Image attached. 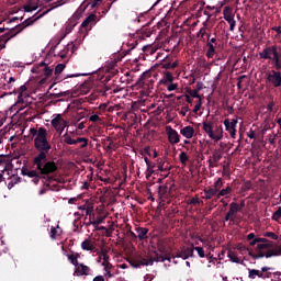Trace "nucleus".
<instances>
[{
  "label": "nucleus",
  "instance_id": "nucleus-45",
  "mask_svg": "<svg viewBox=\"0 0 281 281\" xmlns=\"http://www.w3.org/2000/svg\"><path fill=\"white\" fill-rule=\"evenodd\" d=\"M281 218V206L272 214V221H280Z\"/></svg>",
  "mask_w": 281,
  "mask_h": 281
},
{
  "label": "nucleus",
  "instance_id": "nucleus-35",
  "mask_svg": "<svg viewBox=\"0 0 281 281\" xmlns=\"http://www.w3.org/2000/svg\"><path fill=\"white\" fill-rule=\"evenodd\" d=\"M179 67V63L173 61V63H164L162 64V69H177Z\"/></svg>",
  "mask_w": 281,
  "mask_h": 281
},
{
  "label": "nucleus",
  "instance_id": "nucleus-40",
  "mask_svg": "<svg viewBox=\"0 0 281 281\" xmlns=\"http://www.w3.org/2000/svg\"><path fill=\"white\" fill-rule=\"evenodd\" d=\"M187 93H189V95H191V98H196L198 100H201V95L199 94V90H192V89L188 88Z\"/></svg>",
  "mask_w": 281,
  "mask_h": 281
},
{
  "label": "nucleus",
  "instance_id": "nucleus-54",
  "mask_svg": "<svg viewBox=\"0 0 281 281\" xmlns=\"http://www.w3.org/2000/svg\"><path fill=\"white\" fill-rule=\"evenodd\" d=\"M224 18L225 16H232V8L225 7L223 10Z\"/></svg>",
  "mask_w": 281,
  "mask_h": 281
},
{
  "label": "nucleus",
  "instance_id": "nucleus-64",
  "mask_svg": "<svg viewBox=\"0 0 281 281\" xmlns=\"http://www.w3.org/2000/svg\"><path fill=\"white\" fill-rule=\"evenodd\" d=\"M273 32H277L278 36L281 34V26H273L272 27Z\"/></svg>",
  "mask_w": 281,
  "mask_h": 281
},
{
  "label": "nucleus",
  "instance_id": "nucleus-17",
  "mask_svg": "<svg viewBox=\"0 0 281 281\" xmlns=\"http://www.w3.org/2000/svg\"><path fill=\"white\" fill-rule=\"evenodd\" d=\"M37 69L40 71H43L44 72V76L46 78H49V76H52V74H54V69L53 68H49V66H47V64H45L44 61H41L38 65H37Z\"/></svg>",
  "mask_w": 281,
  "mask_h": 281
},
{
  "label": "nucleus",
  "instance_id": "nucleus-21",
  "mask_svg": "<svg viewBox=\"0 0 281 281\" xmlns=\"http://www.w3.org/2000/svg\"><path fill=\"white\" fill-rule=\"evenodd\" d=\"M154 166L158 168L157 170H159V172H168L170 170V167H168V165H166V162L161 158H158Z\"/></svg>",
  "mask_w": 281,
  "mask_h": 281
},
{
  "label": "nucleus",
  "instance_id": "nucleus-61",
  "mask_svg": "<svg viewBox=\"0 0 281 281\" xmlns=\"http://www.w3.org/2000/svg\"><path fill=\"white\" fill-rule=\"evenodd\" d=\"M205 34H207L205 27H202V29L198 32V36H201V38H203V36H205Z\"/></svg>",
  "mask_w": 281,
  "mask_h": 281
},
{
  "label": "nucleus",
  "instance_id": "nucleus-34",
  "mask_svg": "<svg viewBox=\"0 0 281 281\" xmlns=\"http://www.w3.org/2000/svg\"><path fill=\"white\" fill-rule=\"evenodd\" d=\"M210 159H212L214 164H218V161L223 159V154H221V151H214Z\"/></svg>",
  "mask_w": 281,
  "mask_h": 281
},
{
  "label": "nucleus",
  "instance_id": "nucleus-32",
  "mask_svg": "<svg viewBox=\"0 0 281 281\" xmlns=\"http://www.w3.org/2000/svg\"><path fill=\"white\" fill-rule=\"evenodd\" d=\"M173 80H175V77L172 76V72L167 71L165 72L162 85H168L170 82H173Z\"/></svg>",
  "mask_w": 281,
  "mask_h": 281
},
{
  "label": "nucleus",
  "instance_id": "nucleus-15",
  "mask_svg": "<svg viewBox=\"0 0 281 281\" xmlns=\"http://www.w3.org/2000/svg\"><path fill=\"white\" fill-rule=\"evenodd\" d=\"M180 135L186 137V139H192L194 137V127L192 126H186L180 130Z\"/></svg>",
  "mask_w": 281,
  "mask_h": 281
},
{
  "label": "nucleus",
  "instance_id": "nucleus-25",
  "mask_svg": "<svg viewBox=\"0 0 281 281\" xmlns=\"http://www.w3.org/2000/svg\"><path fill=\"white\" fill-rule=\"evenodd\" d=\"M223 183H225L223 178H217L211 188L218 194L223 188Z\"/></svg>",
  "mask_w": 281,
  "mask_h": 281
},
{
  "label": "nucleus",
  "instance_id": "nucleus-22",
  "mask_svg": "<svg viewBox=\"0 0 281 281\" xmlns=\"http://www.w3.org/2000/svg\"><path fill=\"white\" fill-rule=\"evenodd\" d=\"M169 194L170 188H168V186L164 184L158 187V196L160 199H168Z\"/></svg>",
  "mask_w": 281,
  "mask_h": 281
},
{
  "label": "nucleus",
  "instance_id": "nucleus-29",
  "mask_svg": "<svg viewBox=\"0 0 281 281\" xmlns=\"http://www.w3.org/2000/svg\"><path fill=\"white\" fill-rule=\"evenodd\" d=\"M67 258H68L69 262H71V265H74V267H78V265H79L78 258H80V255L68 254Z\"/></svg>",
  "mask_w": 281,
  "mask_h": 281
},
{
  "label": "nucleus",
  "instance_id": "nucleus-53",
  "mask_svg": "<svg viewBox=\"0 0 281 281\" xmlns=\"http://www.w3.org/2000/svg\"><path fill=\"white\" fill-rule=\"evenodd\" d=\"M89 122H102V119L98 114H93L89 117Z\"/></svg>",
  "mask_w": 281,
  "mask_h": 281
},
{
  "label": "nucleus",
  "instance_id": "nucleus-58",
  "mask_svg": "<svg viewBox=\"0 0 281 281\" xmlns=\"http://www.w3.org/2000/svg\"><path fill=\"white\" fill-rule=\"evenodd\" d=\"M277 137H278V134L269 135V144L273 146V144H276Z\"/></svg>",
  "mask_w": 281,
  "mask_h": 281
},
{
  "label": "nucleus",
  "instance_id": "nucleus-49",
  "mask_svg": "<svg viewBox=\"0 0 281 281\" xmlns=\"http://www.w3.org/2000/svg\"><path fill=\"white\" fill-rule=\"evenodd\" d=\"M153 265L155 263V262H164V255H159V252H156V257L155 258H153Z\"/></svg>",
  "mask_w": 281,
  "mask_h": 281
},
{
  "label": "nucleus",
  "instance_id": "nucleus-33",
  "mask_svg": "<svg viewBox=\"0 0 281 281\" xmlns=\"http://www.w3.org/2000/svg\"><path fill=\"white\" fill-rule=\"evenodd\" d=\"M63 138L64 144H68V146H76L77 144V139H72L71 136H69L68 134H64Z\"/></svg>",
  "mask_w": 281,
  "mask_h": 281
},
{
  "label": "nucleus",
  "instance_id": "nucleus-42",
  "mask_svg": "<svg viewBox=\"0 0 281 281\" xmlns=\"http://www.w3.org/2000/svg\"><path fill=\"white\" fill-rule=\"evenodd\" d=\"M74 27H76V22L74 21H69L67 24H66V34H70L71 30H74Z\"/></svg>",
  "mask_w": 281,
  "mask_h": 281
},
{
  "label": "nucleus",
  "instance_id": "nucleus-11",
  "mask_svg": "<svg viewBox=\"0 0 281 281\" xmlns=\"http://www.w3.org/2000/svg\"><path fill=\"white\" fill-rule=\"evenodd\" d=\"M50 124L56 131H65L67 127V121L63 119L60 114H57V116L52 120Z\"/></svg>",
  "mask_w": 281,
  "mask_h": 281
},
{
  "label": "nucleus",
  "instance_id": "nucleus-44",
  "mask_svg": "<svg viewBox=\"0 0 281 281\" xmlns=\"http://www.w3.org/2000/svg\"><path fill=\"white\" fill-rule=\"evenodd\" d=\"M177 89H179V83H172V81L167 83V91H177Z\"/></svg>",
  "mask_w": 281,
  "mask_h": 281
},
{
  "label": "nucleus",
  "instance_id": "nucleus-18",
  "mask_svg": "<svg viewBox=\"0 0 281 281\" xmlns=\"http://www.w3.org/2000/svg\"><path fill=\"white\" fill-rule=\"evenodd\" d=\"M89 271H91V268L85 266V263H78L75 273H77V276H89Z\"/></svg>",
  "mask_w": 281,
  "mask_h": 281
},
{
  "label": "nucleus",
  "instance_id": "nucleus-46",
  "mask_svg": "<svg viewBox=\"0 0 281 281\" xmlns=\"http://www.w3.org/2000/svg\"><path fill=\"white\" fill-rule=\"evenodd\" d=\"M111 150H117V143L110 142L106 146V151L110 153Z\"/></svg>",
  "mask_w": 281,
  "mask_h": 281
},
{
  "label": "nucleus",
  "instance_id": "nucleus-7",
  "mask_svg": "<svg viewBox=\"0 0 281 281\" xmlns=\"http://www.w3.org/2000/svg\"><path fill=\"white\" fill-rule=\"evenodd\" d=\"M225 131L231 135L232 139H236V126H238L237 119H226L224 121Z\"/></svg>",
  "mask_w": 281,
  "mask_h": 281
},
{
  "label": "nucleus",
  "instance_id": "nucleus-20",
  "mask_svg": "<svg viewBox=\"0 0 281 281\" xmlns=\"http://www.w3.org/2000/svg\"><path fill=\"white\" fill-rule=\"evenodd\" d=\"M81 249H83V251H93V249H95V241L91 239H85L81 243Z\"/></svg>",
  "mask_w": 281,
  "mask_h": 281
},
{
  "label": "nucleus",
  "instance_id": "nucleus-55",
  "mask_svg": "<svg viewBox=\"0 0 281 281\" xmlns=\"http://www.w3.org/2000/svg\"><path fill=\"white\" fill-rule=\"evenodd\" d=\"M188 111H190V108L188 105L182 106L180 111V115H182V117H186V114L188 113Z\"/></svg>",
  "mask_w": 281,
  "mask_h": 281
},
{
  "label": "nucleus",
  "instance_id": "nucleus-36",
  "mask_svg": "<svg viewBox=\"0 0 281 281\" xmlns=\"http://www.w3.org/2000/svg\"><path fill=\"white\" fill-rule=\"evenodd\" d=\"M179 160H180V164L186 165L188 164V161H190V157H188V154H186V151H181L179 154Z\"/></svg>",
  "mask_w": 281,
  "mask_h": 281
},
{
  "label": "nucleus",
  "instance_id": "nucleus-24",
  "mask_svg": "<svg viewBox=\"0 0 281 281\" xmlns=\"http://www.w3.org/2000/svg\"><path fill=\"white\" fill-rule=\"evenodd\" d=\"M34 10H38V3L34 0H29L24 5V12H34Z\"/></svg>",
  "mask_w": 281,
  "mask_h": 281
},
{
  "label": "nucleus",
  "instance_id": "nucleus-8",
  "mask_svg": "<svg viewBox=\"0 0 281 281\" xmlns=\"http://www.w3.org/2000/svg\"><path fill=\"white\" fill-rule=\"evenodd\" d=\"M211 35L207 34V52H206V56L207 58H214V54H216V45H218V43L216 42V37H210Z\"/></svg>",
  "mask_w": 281,
  "mask_h": 281
},
{
  "label": "nucleus",
  "instance_id": "nucleus-16",
  "mask_svg": "<svg viewBox=\"0 0 281 281\" xmlns=\"http://www.w3.org/2000/svg\"><path fill=\"white\" fill-rule=\"evenodd\" d=\"M136 261L138 262V265H140V267H148V266H153V257H150L149 259L144 258V256L142 255H134Z\"/></svg>",
  "mask_w": 281,
  "mask_h": 281
},
{
  "label": "nucleus",
  "instance_id": "nucleus-27",
  "mask_svg": "<svg viewBox=\"0 0 281 281\" xmlns=\"http://www.w3.org/2000/svg\"><path fill=\"white\" fill-rule=\"evenodd\" d=\"M256 276L258 278H262L265 280V278H267V276H265L262 272H260L259 270L252 269L249 270V276L248 278H250L251 280H256Z\"/></svg>",
  "mask_w": 281,
  "mask_h": 281
},
{
  "label": "nucleus",
  "instance_id": "nucleus-14",
  "mask_svg": "<svg viewBox=\"0 0 281 281\" xmlns=\"http://www.w3.org/2000/svg\"><path fill=\"white\" fill-rule=\"evenodd\" d=\"M102 256V267H104V271H109V269H113V265L109 260H111V257L109 256V252L106 250L101 251Z\"/></svg>",
  "mask_w": 281,
  "mask_h": 281
},
{
  "label": "nucleus",
  "instance_id": "nucleus-31",
  "mask_svg": "<svg viewBox=\"0 0 281 281\" xmlns=\"http://www.w3.org/2000/svg\"><path fill=\"white\" fill-rule=\"evenodd\" d=\"M227 257L229 258L231 262H235L236 265H240V259H238V254L229 250Z\"/></svg>",
  "mask_w": 281,
  "mask_h": 281
},
{
  "label": "nucleus",
  "instance_id": "nucleus-13",
  "mask_svg": "<svg viewBox=\"0 0 281 281\" xmlns=\"http://www.w3.org/2000/svg\"><path fill=\"white\" fill-rule=\"evenodd\" d=\"M243 210V206H240V204L236 203V202H232L229 204V210H228V215H231V217L233 220L236 221V216L238 215V212H240Z\"/></svg>",
  "mask_w": 281,
  "mask_h": 281
},
{
  "label": "nucleus",
  "instance_id": "nucleus-57",
  "mask_svg": "<svg viewBox=\"0 0 281 281\" xmlns=\"http://www.w3.org/2000/svg\"><path fill=\"white\" fill-rule=\"evenodd\" d=\"M209 168H218V162H214L212 158L209 159Z\"/></svg>",
  "mask_w": 281,
  "mask_h": 281
},
{
  "label": "nucleus",
  "instance_id": "nucleus-38",
  "mask_svg": "<svg viewBox=\"0 0 281 281\" xmlns=\"http://www.w3.org/2000/svg\"><path fill=\"white\" fill-rule=\"evenodd\" d=\"M77 144H82L80 148H87V146H89V139L86 137H78Z\"/></svg>",
  "mask_w": 281,
  "mask_h": 281
},
{
  "label": "nucleus",
  "instance_id": "nucleus-19",
  "mask_svg": "<svg viewBox=\"0 0 281 281\" xmlns=\"http://www.w3.org/2000/svg\"><path fill=\"white\" fill-rule=\"evenodd\" d=\"M65 64H58L55 67V79H54V85H56L57 82H60L63 79L60 78V75L63 74V71H65Z\"/></svg>",
  "mask_w": 281,
  "mask_h": 281
},
{
  "label": "nucleus",
  "instance_id": "nucleus-48",
  "mask_svg": "<svg viewBox=\"0 0 281 281\" xmlns=\"http://www.w3.org/2000/svg\"><path fill=\"white\" fill-rule=\"evenodd\" d=\"M201 203H203V201H200L199 198H192L189 200V205H201Z\"/></svg>",
  "mask_w": 281,
  "mask_h": 281
},
{
  "label": "nucleus",
  "instance_id": "nucleus-9",
  "mask_svg": "<svg viewBox=\"0 0 281 281\" xmlns=\"http://www.w3.org/2000/svg\"><path fill=\"white\" fill-rule=\"evenodd\" d=\"M194 257V245L191 244V247H183L182 250L178 251L173 258H182V260H188V258Z\"/></svg>",
  "mask_w": 281,
  "mask_h": 281
},
{
  "label": "nucleus",
  "instance_id": "nucleus-37",
  "mask_svg": "<svg viewBox=\"0 0 281 281\" xmlns=\"http://www.w3.org/2000/svg\"><path fill=\"white\" fill-rule=\"evenodd\" d=\"M127 262L131 265V267H133L134 269H139L140 263L139 261H137V259L133 256V258L127 259Z\"/></svg>",
  "mask_w": 281,
  "mask_h": 281
},
{
  "label": "nucleus",
  "instance_id": "nucleus-3",
  "mask_svg": "<svg viewBox=\"0 0 281 281\" xmlns=\"http://www.w3.org/2000/svg\"><path fill=\"white\" fill-rule=\"evenodd\" d=\"M41 16H43V14L38 15L35 19L27 18L22 23L18 24L13 29H11L9 32L1 35L0 43H3V45H1V49H5V43H8V41H10L11 38H14V36H16L18 34H21V32H23L25 30V27H30V25H34V23H36V21H38V19H41Z\"/></svg>",
  "mask_w": 281,
  "mask_h": 281
},
{
  "label": "nucleus",
  "instance_id": "nucleus-1",
  "mask_svg": "<svg viewBox=\"0 0 281 281\" xmlns=\"http://www.w3.org/2000/svg\"><path fill=\"white\" fill-rule=\"evenodd\" d=\"M261 60H271L272 70L266 74V80L270 87L281 89V46H267L259 53Z\"/></svg>",
  "mask_w": 281,
  "mask_h": 281
},
{
  "label": "nucleus",
  "instance_id": "nucleus-28",
  "mask_svg": "<svg viewBox=\"0 0 281 281\" xmlns=\"http://www.w3.org/2000/svg\"><path fill=\"white\" fill-rule=\"evenodd\" d=\"M231 192H233L232 186L227 184V187L225 189H222L217 193V199H221V196H227V195H229Z\"/></svg>",
  "mask_w": 281,
  "mask_h": 281
},
{
  "label": "nucleus",
  "instance_id": "nucleus-62",
  "mask_svg": "<svg viewBox=\"0 0 281 281\" xmlns=\"http://www.w3.org/2000/svg\"><path fill=\"white\" fill-rule=\"evenodd\" d=\"M229 24V31L234 32V29L236 27V20H233L232 22H228Z\"/></svg>",
  "mask_w": 281,
  "mask_h": 281
},
{
  "label": "nucleus",
  "instance_id": "nucleus-39",
  "mask_svg": "<svg viewBox=\"0 0 281 281\" xmlns=\"http://www.w3.org/2000/svg\"><path fill=\"white\" fill-rule=\"evenodd\" d=\"M49 173H40L37 176H35V178H33V183L35 186H38V183L41 182V179H45Z\"/></svg>",
  "mask_w": 281,
  "mask_h": 281
},
{
  "label": "nucleus",
  "instance_id": "nucleus-63",
  "mask_svg": "<svg viewBox=\"0 0 281 281\" xmlns=\"http://www.w3.org/2000/svg\"><path fill=\"white\" fill-rule=\"evenodd\" d=\"M194 90L198 91V93H199V91H203V82L199 81L196 83V89H194Z\"/></svg>",
  "mask_w": 281,
  "mask_h": 281
},
{
  "label": "nucleus",
  "instance_id": "nucleus-52",
  "mask_svg": "<svg viewBox=\"0 0 281 281\" xmlns=\"http://www.w3.org/2000/svg\"><path fill=\"white\" fill-rule=\"evenodd\" d=\"M223 177H229V165H224L223 166Z\"/></svg>",
  "mask_w": 281,
  "mask_h": 281
},
{
  "label": "nucleus",
  "instance_id": "nucleus-2",
  "mask_svg": "<svg viewBox=\"0 0 281 281\" xmlns=\"http://www.w3.org/2000/svg\"><path fill=\"white\" fill-rule=\"evenodd\" d=\"M31 139H33V145L38 154L33 158V166L37 168L43 167V162L47 164V156L52 153V143L47 139V128L45 127H31L30 131Z\"/></svg>",
  "mask_w": 281,
  "mask_h": 281
},
{
  "label": "nucleus",
  "instance_id": "nucleus-50",
  "mask_svg": "<svg viewBox=\"0 0 281 281\" xmlns=\"http://www.w3.org/2000/svg\"><path fill=\"white\" fill-rule=\"evenodd\" d=\"M58 234V231L56 229V227L52 226L50 227V238L52 240H56V235Z\"/></svg>",
  "mask_w": 281,
  "mask_h": 281
},
{
  "label": "nucleus",
  "instance_id": "nucleus-10",
  "mask_svg": "<svg viewBox=\"0 0 281 281\" xmlns=\"http://www.w3.org/2000/svg\"><path fill=\"white\" fill-rule=\"evenodd\" d=\"M167 135L168 142L171 143L172 146L181 142V136L179 135V132H177V130L172 128L171 126H167Z\"/></svg>",
  "mask_w": 281,
  "mask_h": 281
},
{
  "label": "nucleus",
  "instance_id": "nucleus-12",
  "mask_svg": "<svg viewBox=\"0 0 281 281\" xmlns=\"http://www.w3.org/2000/svg\"><path fill=\"white\" fill-rule=\"evenodd\" d=\"M202 199L205 201H218V193L212 187H209L204 189V195H202Z\"/></svg>",
  "mask_w": 281,
  "mask_h": 281
},
{
  "label": "nucleus",
  "instance_id": "nucleus-30",
  "mask_svg": "<svg viewBox=\"0 0 281 281\" xmlns=\"http://www.w3.org/2000/svg\"><path fill=\"white\" fill-rule=\"evenodd\" d=\"M273 248V241H268L265 244H258L257 245V251H262V249H272Z\"/></svg>",
  "mask_w": 281,
  "mask_h": 281
},
{
  "label": "nucleus",
  "instance_id": "nucleus-43",
  "mask_svg": "<svg viewBox=\"0 0 281 281\" xmlns=\"http://www.w3.org/2000/svg\"><path fill=\"white\" fill-rule=\"evenodd\" d=\"M92 222H93V227L98 229V226L102 225V223L104 222V217L98 216L97 220H92Z\"/></svg>",
  "mask_w": 281,
  "mask_h": 281
},
{
  "label": "nucleus",
  "instance_id": "nucleus-6",
  "mask_svg": "<svg viewBox=\"0 0 281 281\" xmlns=\"http://www.w3.org/2000/svg\"><path fill=\"white\" fill-rule=\"evenodd\" d=\"M254 260H258L260 258H273V256H281V246L276 249H268L267 252L262 250H257V254H249Z\"/></svg>",
  "mask_w": 281,
  "mask_h": 281
},
{
  "label": "nucleus",
  "instance_id": "nucleus-51",
  "mask_svg": "<svg viewBox=\"0 0 281 281\" xmlns=\"http://www.w3.org/2000/svg\"><path fill=\"white\" fill-rule=\"evenodd\" d=\"M265 236L267 238H271L272 240H278V235H276V233H273V232H268L265 234Z\"/></svg>",
  "mask_w": 281,
  "mask_h": 281
},
{
  "label": "nucleus",
  "instance_id": "nucleus-60",
  "mask_svg": "<svg viewBox=\"0 0 281 281\" xmlns=\"http://www.w3.org/2000/svg\"><path fill=\"white\" fill-rule=\"evenodd\" d=\"M224 221H229V223H235L234 217H232V215L229 213H226Z\"/></svg>",
  "mask_w": 281,
  "mask_h": 281
},
{
  "label": "nucleus",
  "instance_id": "nucleus-59",
  "mask_svg": "<svg viewBox=\"0 0 281 281\" xmlns=\"http://www.w3.org/2000/svg\"><path fill=\"white\" fill-rule=\"evenodd\" d=\"M86 214H87V216H89V218H91V216H93V218H95V213H93V210H91V209H87Z\"/></svg>",
  "mask_w": 281,
  "mask_h": 281
},
{
  "label": "nucleus",
  "instance_id": "nucleus-56",
  "mask_svg": "<svg viewBox=\"0 0 281 281\" xmlns=\"http://www.w3.org/2000/svg\"><path fill=\"white\" fill-rule=\"evenodd\" d=\"M206 258H207V260H209V262L210 263H212L213 262V265L216 262V258H214V255H212V252H209L207 255H206Z\"/></svg>",
  "mask_w": 281,
  "mask_h": 281
},
{
  "label": "nucleus",
  "instance_id": "nucleus-47",
  "mask_svg": "<svg viewBox=\"0 0 281 281\" xmlns=\"http://www.w3.org/2000/svg\"><path fill=\"white\" fill-rule=\"evenodd\" d=\"M155 168H157V165H149V167H147V178L155 173Z\"/></svg>",
  "mask_w": 281,
  "mask_h": 281
},
{
  "label": "nucleus",
  "instance_id": "nucleus-41",
  "mask_svg": "<svg viewBox=\"0 0 281 281\" xmlns=\"http://www.w3.org/2000/svg\"><path fill=\"white\" fill-rule=\"evenodd\" d=\"M193 251H198L199 258H206L205 250H203V247H194Z\"/></svg>",
  "mask_w": 281,
  "mask_h": 281
},
{
  "label": "nucleus",
  "instance_id": "nucleus-23",
  "mask_svg": "<svg viewBox=\"0 0 281 281\" xmlns=\"http://www.w3.org/2000/svg\"><path fill=\"white\" fill-rule=\"evenodd\" d=\"M136 233L139 240H148V228L137 227Z\"/></svg>",
  "mask_w": 281,
  "mask_h": 281
},
{
  "label": "nucleus",
  "instance_id": "nucleus-4",
  "mask_svg": "<svg viewBox=\"0 0 281 281\" xmlns=\"http://www.w3.org/2000/svg\"><path fill=\"white\" fill-rule=\"evenodd\" d=\"M35 166V170H23L22 175L24 177H29L30 179H34L37 175H54L58 172V165L54 160H49L48 162H42V167L38 168Z\"/></svg>",
  "mask_w": 281,
  "mask_h": 281
},
{
  "label": "nucleus",
  "instance_id": "nucleus-26",
  "mask_svg": "<svg viewBox=\"0 0 281 281\" xmlns=\"http://www.w3.org/2000/svg\"><path fill=\"white\" fill-rule=\"evenodd\" d=\"M98 19L95 14L88 15L85 21L81 23V27L87 29L89 27V23H93Z\"/></svg>",
  "mask_w": 281,
  "mask_h": 281
},
{
  "label": "nucleus",
  "instance_id": "nucleus-5",
  "mask_svg": "<svg viewBox=\"0 0 281 281\" xmlns=\"http://www.w3.org/2000/svg\"><path fill=\"white\" fill-rule=\"evenodd\" d=\"M202 128L204 133L209 135L210 139H214V142H221L223 139V128H221V131H217V134H214L212 122H203Z\"/></svg>",
  "mask_w": 281,
  "mask_h": 281
}]
</instances>
